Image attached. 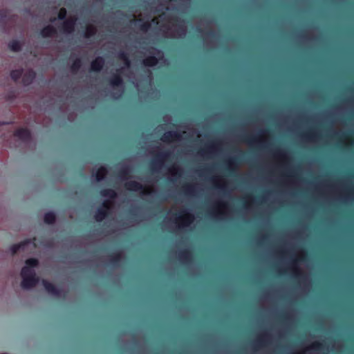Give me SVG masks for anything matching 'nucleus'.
<instances>
[{
	"instance_id": "f257e3e1",
	"label": "nucleus",
	"mask_w": 354,
	"mask_h": 354,
	"mask_svg": "<svg viewBox=\"0 0 354 354\" xmlns=\"http://www.w3.org/2000/svg\"><path fill=\"white\" fill-rule=\"evenodd\" d=\"M135 24L146 32L153 25L158 26L160 30L168 37H180L186 33L185 23L176 18H169L165 12L158 17L154 18L151 22L144 21L141 15L134 16Z\"/></svg>"
},
{
	"instance_id": "f03ea898",
	"label": "nucleus",
	"mask_w": 354,
	"mask_h": 354,
	"mask_svg": "<svg viewBox=\"0 0 354 354\" xmlns=\"http://www.w3.org/2000/svg\"><path fill=\"white\" fill-rule=\"evenodd\" d=\"M38 261L35 259H29L26 261V266L22 268L21 276L22 277L21 286L25 289H30L36 286L39 279L36 277L34 268L37 266Z\"/></svg>"
},
{
	"instance_id": "7ed1b4c3",
	"label": "nucleus",
	"mask_w": 354,
	"mask_h": 354,
	"mask_svg": "<svg viewBox=\"0 0 354 354\" xmlns=\"http://www.w3.org/2000/svg\"><path fill=\"white\" fill-rule=\"evenodd\" d=\"M194 219V216L186 210L177 211L175 209H171L167 217V220L171 221L175 227L178 228H183L189 226L193 222Z\"/></svg>"
},
{
	"instance_id": "20e7f679",
	"label": "nucleus",
	"mask_w": 354,
	"mask_h": 354,
	"mask_svg": "<svg viewBox=\"0 0 354 354\" xmlns=\"http://www.w3.org/2000/svg\"><path fill=\"white\" fill-rule=\"evenodd\" d=\"M101 195L108 198L104 201L102 207L97 210L95 215L97 221H102L111 210L113 205V200L116 196V193L113 189H104L102 191Z\"/></svg>"
},
{
	"instance_id": "39448f33",
	"label": "nucleus",
	"mask_w": 354,
	"mask_h": 354,
	"mask_svg": "<svg viewBox=\"0 0 354 354\" xmlns=\"http://www.w3.org/2000/svg\"><path fill=\"white\" fill-rule=\"evenodd\" d=\"M11 77L15 81H17L21 77L22 83L24 85H28L32 82L35 77V73L30 69L15 70L11 72Z\"/></svg>"
},
{
	"instance_id": "423d86ee",
	"label": "nucleus",
	"mask_w": 354,
	"mask_h": 354,
	"mask_svg": "<svg viewBox=\"0 0 354 354\" xmlns=\"http://www.w3.org/2000/svg\"><path fill=\"white\" fill-rule=\"evenodd\" d=\"M211 213L217 218H225L230 214L229 206L223 201H217L213 204Z\"/></svg>"
},
{
	"instance_id": "0eeeda50",
	"label": "nucleus",
	"mask_w": 354,
	"mask_h": 354,
	"mask_svg": "<svg viewBox=\"0 0 354 354\" xmlns=\"http://www.w3.org/2000/svg\"><path fill=\"white\" fill-rule=\"evenodd\" d=\"M125 187L129 190L138 191L142 196L149 195L154 192V189L152 186H142L141 184L134 180L127 182Z\"/></svg>"
},
{
	"instance_id": "6e6552de",
	"label": "nucleus",
	"mask_w": 354,
	"mask_h": 354,
	"mask_svg": "<svg viewBox=\"0 0 354 354\" xmlns=\"http://www.w3.org/2000/svg\"><path fill=\"white\" fill-rule=\"evenodd\" d=\"M112 88L111 95L113 98H119L123 93L122 80L119 75H115L110 80Z\"/></svg>"
},
{
	"instance_id": "1a4fd4ad",
	"label": "nucleus",
	"mask_w": 354,
	"mask_h": 354,
	"mask_svg": "<svg viewBox=\"0 0 354 354\" xmlns=\"http://www.w3.org/2000/svg\"><path fill=\"white\" fill-rule=\"evenodd\" d=\"M189 134V129H188V131H183L182 133H180L176 131H169L163 135L162 140L165 142H171L174 141L180 140L183 139H186L187 136Z\"/></svg>"
},
{
	"instance_id": "9d476101",
	"label": "nucleus",
	"mask_w": 354,
	"mask_h": 354,
	"mask_svg": "<svg viewBox=\"0 0 354 354\" xmlns=\"http://www.w3.org/2000/svg\"><path fill=\"white\" fill-rule=\"evenodd\" d=\"M325 348L322 344L315 342L305 350L293 354H325Z\"/></svg>"
},
{
	"instance_id": "9b49d317",
	"label": "nucleus",
	"mask_w": 354,
	"mask_h": 354,
	"mask_svg": "<svg viewBox=\"0 0 354 354\" xmlns=\"http://www.w3.org/2000/svg\"><path fill=\"white\" fill-rule=\"evenodd\" d=\"M189 5V0H169V3L166 6H162L167 10L170 9H177L185 10Z\"/></svg>"
},
{
	"instance_id": "f8f14e48",
	"label": "nucleus",
	"mask_w": 354,
	"mask_h": 354,
	"mask_svg": "<svg viewBox=\"0 0 354 354\" xmlns=\"http://www.w3.org/2000/svg\"><path fill=\"white\" fill-rule=\"evenodd\" d=\"M150 54L152 55L149 56L143 60L144 65L147 66H155L162 57V53L161 52L156 51L153 49L152 50V52H150Z\"/></svg>"
},
{
	"instance_id": "ddd939ff",
	"label": "nucleus",
	"mask_w": 354,
	"mask_h": 354,
	"mask_svg": "<svg viewBox=\"0 0 354 354\" xmlns=\"http://www.w3.org/2000/svg\"><path fill=\"white\" fill-rule=\"evenodd\" d=\"M305 257L304 251L301 250L298 252V257L292 265V270L295 276H299L301 274V270L299 266V262L303 260Z\"/></svg>"
},
{
	"instance_id": "4468645a",
	"label": "nucleus",
	"mask_w": 354,
	"mask_h": 354,
	"mask_svg": "<svg viewBox=\"0 0 354 354\" xmlns=\"http://www.w3.org/2000/svg\"><path fill=\"white\" fill-rule=\"evenodd\" d=\"M167 156V154H165V153L158 154L156 159L154 160L152 163V169L153 171H158V169H160L162 167L163 162H165Z\"/></svg>"
},
{
	"instance_id": "2eb2a0df",
	"label": "nucleus",
	"mask_w": 354,
	"mask_h": 354,
	"mask_svg": "<svg viewBox=\"0 0 354 354\" xmlns=\"http://www.w3.org/2000/svg\"><path fill=\"white\" fill-rule=\"evenodd\" d=\"M181 169L178 165H173L169 169V175L170 180L174 181L181 176Z\"/></svg>"
},
{
	"instance_id": "dca6fc26",
	"label": "nucleus",
	"mask_w": 354,
	"mask_h": 354,
	"mask_svg": "<svg viewBox=\"0 0 354 354\" xmlns=\"http://www.w3.org/2000/svg\"><path fill=\"white\" fill-rule=\"evenodd\" d=\"M221 149V145L218 142H211L207 145V149L203 154H213Z\"/></svg>"
},
{
	"instance_id": "f3484780",
	"label": "nucleus",
	"mask_w": 354,
	"mask_h": 354,
	"mask_svg": "<svg viewBox=\"0 0 354 354\" xmlns=\"http://www.w3.org/2000/svg\"><path fill=\"white\" fill-rule=\"evenodd\" d=\"M76 21L75 17H69L67 19L63 25L64 31L66 33H70L73 30L74 24Z\"/></svg>"
},
{
	"instance_id": "a211bd4d",
	"label": "nucleus",
	"mask_w": 354,
	"mask_h": 354,
	"mask_svg": "<svg viewBox=\"0 0 354 354\" xmlns=\"http://www.w3.org/2000/svg\"><path fill=\"white\" fill-rule=\"evenodd\" d=\"M43 284L48 293L57 297H60L62 295L61 292L57 290L53 284L45 280L43 281Z\"/></svg>"
},
{
	"instance_id": "6ab92c4d",
	"label": "nucleus",
	"mask_w": 354,
	"mask_h": 354,
	"mask_svg": "<svg viewBox=\"0 0 354 354\" xmlns=\"http://www.w3.org/2000/svg\"><path fill=\"white\" fill-rule=\"evenodd\" d=\"M213 183L215 187L224 189L227 187V180L222 176H215L213 178Z\"/></svg>"
},
{
	"instance_id": "aec40b11",
	"label": "nucleus",
	"mask_w": 354,
	"mask_h": 354,
	"mask_svg": "<svg viewBox=\"0 0 354 354\" xmlns=\"http://www.w3.org/2000/svg\"><path fill=\"white\" fill-rule=\"evenodd\" d=\"M15 136L21 140L26 141L29 138L30 133L26 129H20L15 132Z\"/></svg>"
},
{
	"instance_id": "412c9836",
	"label": "nucleus",
	"mask_w": 354,
	"mask_h": 354,
	"mask_svg": "<svg viewBox=\"0 0 354 354\" xmlns=\"http://www.w3.org/2000/svg\"><path fill=\"white\" fill-rule=\"evenodd\" d=\"M103 65V59L102 57H97L91 63V69L95 71H98L102 68Z\"/></svg>"
},
{
	"instance_id": "4be33fe9",
	"label": "nucleus",
	"mask_w": 354,
	"mask_h": 354,
	"mask_svg": "<svg viewBox=\"0 0 354 354\" xmlns=\"http://www.w3.org/2000/svg\"><path fill=\"white\" fill-rule=\"evenodd\" d=\"M55 33V30L52 26H48L41 30L44 37H51Z\"/></svg>"
},
{
	"instance_id": "5701e85b",
	"label": "nucleus",
	"mask_w": 354,
	"mask_h": 354,
	"mask_svg": "<svg viewBox=\"0 0 354 354\" xmlns=\"http://www.w3.org/2000/svg\"><path fill=\"white\" fill-rule=\"evenodd\" d=\"M106 173H107L106 169L104 167H101L100 169H98V170L96 172V174H95L96 180L97 181H100L102 179H103L104 177L105 176V175L106 174Z\"/></svg>"
},
{
	"instance_id": "b1692460",
	"label": "nucleus",
	"mask_w": 354,
	"mask_h": 354,
	"mask_svg": "<svg viewBox=\"0 0 354 354\" xmlns=\"http://www.w3.org/2000/svg\"><path fill=\"white\" fill-rule=\"evenodd\" d=\"M55 221V215L53 213L49 212V213H47L45 214V216H44L45 223H46L48 224H51V223H54Z\"/></svg>"
},
{
	"instance_id": "393cba45",
	"label": "nucleus",
	"mask_w": 354,
	"mask_h": 354,
	"mask_svg": "<svg viewBox=\"0 0 354 354\" xmlns=\"http://www.w3.org/2000/svg\"><path fill=\"white\" fill-rule=\"evenodd\" d=\"M9 46L13 51H19L21 48V44L19 41H12L9 44Z\"/></svg>"
},
{
	"instance_id": "a878e982",
	"label": "nucleus",
	"mask_w": 354,
	"mask_h": 354,
	"mask_svg": "<svg viewBox=\"0 0 354 354\" xmlns=\"http://www.w3.org/2000/svg\"><path fill=\"white\" fill-rule=\"evenodd\" d=\"M95 30H96V29L93 26H92V25L87 26L85 36L86 37H91L95 32Z\"/></svg>"
},
{
	"instance_id": "bb28decb",
	"label": "nucleus",
	"mask_w": 354,
	"mask_h": 354,
	"mask_svg": "<svg viewBox=\"0 0 354 354\" xmlns=\"http://www.w3.org/2000/svg\"><path fill=\"white\" fill-rule=\"evenodd\" d=\"M26 243H22L17 245H14L11 247L10 251L12 254H15L21 248H24Z\"/></svg>"
},
{
	"instance_id": "cd10ccee",
	"label": "nucleus",
	"mask_w": 354,
	"mask_h": 354,
	"mask_svg": "<svg viewBox=\"0 0 354 354\" xmlns=\"http://www.w3.org/2000/svg\"><path fill=\"white\" fill-rule=\"evenodd\" d=\"M81 66V62L79 59H76L71 66V69L73 72L77 71Z\"/></svg>"
},
{
	"instance_id": "c85d7f7f",
	"label": "nucleus",
	"mask_w": 354,
	"mask_h": 354,
	"mask_svg": "<svg viewBox=\"0 0 354 354\" xmlns=\"http://www.w3.org/2000/svg\"><path fill=\"white\" fill-rule=\"evenodd\" d=\"M120 59L123 62L124 65L126 68H128L130 65L129 61L128 60L124 53L120 54Z\"/></svg>"
},
{
	"instance_id": "c756f323",
	"label": "nucleus",
	"mask_w": 354,
	"mask_h": 354,
	"mask_svg": "<svg viewBox=\"0 0 354 354\" xmlns=\"http://www.w3.org/2000/svg\"><path fill=\"white\" fill-rule=\"evenodd\" d=\"M185 192L187 194H194L195 192V189L193 185H187L185 187Z\"/></svg>"
},
{
	"instance_id": "7c9ffc66",
	"label": "nucleus",
	"mask_w": 354,
	"mask_h": 354,
	"mask_svg": "<svg viewBox=\"0 0 354 354\" xmlns=\"http://www.w3.org/2000/svg\"><path fill=\"white\" fill-rule=\"evenodd\" d=\"M189 257V252L188 251H185L179 254V258L182 261H186Z\"/></svg>"
},
{
	"instance_id": "2f4dec72",
	"label": "nucleus",
	"mask_w": 354,
	"mask_h": 354,
	"mask_svg": "<svg viewBox=\"0 0 354 354\" xmlns=\"http://www.w3.org/2000/svg\"><path fill=\"white\" fill-rule=\"evenodd\" d=\"M66 9L64 8H62L60 10H59V18L60 19H64L65 17H66Z\"/></svg>"
},
{
	"instance_id": "473e14b6",
	"label": "nucleus",
	"mask_w": 354,
	"mask_h": 354,
	"mask_svg": "<svg viewBox=\"0 0 354 354\" xmlns=\"http://www.w3.org/2000/svg\"><path fill=\"white\" fill-rule=\"evenodd\" d=\"M280 158L281 159V161H286V155L284 153L280 152L279 153Z\"/></svg>"
},
{
	"instance_id": "72a5a7b5",
	"label": "nucleus",
	"mask_w": 354,
	"mask_h": 354,
	"mask_svg": "<svg viewBox=\"0 0 354 354\" xmlns=\"http://www.w3.org/2000/svg\"><path fill=\"white\" fill-rule=\"evenodd\" d=\"M209 35H204L205 40H207V37H209Z\"/></svg>"
},
{
	"instance_id": "f704fd0d",
	"label": "nucleus",
	"mask_w": 354,
	"mask_h": 354,
	"mask_svg": "<svg viewBox=\"0 0 354 354\" xmlns=\"http://www.w3.org/2000/svg\"><path fill=\"white\" fill-rule=\"evenodd\" d=\"M134 84H135V86H136L137 88H138V87H139V85H138V83H134ZM138 89L139 90V88H138Z\"/></svg>"
}]
</instances>
